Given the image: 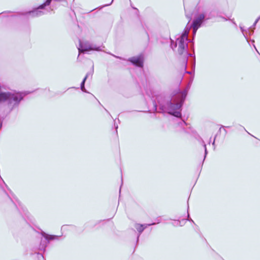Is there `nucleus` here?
I'll return each mask as SVG.
<instances>
[{
    "label": "nucleus",
    "mask_w": 260,
    "mask_h": 260,
    "mask_svg": "<svg viewBox=\"0 0 260 260\" xmlns=\"http://www.w3.org/2000/svg\"><path fill=\"white\" fill-rule=\"evenodd\" d=\"M190 84H188L187 87L182 91H178L174 94L170 103H165V101L160 97L157 98L159 105L158 112H167L176 117H181V107L187 94Z\"/></svg>",
    "instance_id": "obj_1"
},
{
    "label": "nucleus",
    "mask_w": 260,
    "mask_h": 260,
    "mask_svg": "<svg viewBox=\"0 0 260 260\" xmlns=\"http://www.w3.org/2000/svg\"><path fill=\"white\" fill-rule=\"evenodd\" d=\"M198 11L201 12V13H199L198 14L196 15L192 25H189L188 24L186 25L189 27L190 26V28L191 27H192L193 35H196V33L198 29L201 26V24L203 23V20H204L205 17V13L202 12V10L199 8Z\"/></svg>",
    "instance_id": "obj_5"
},
{
    "label": "nucleus",
    "mask_w": 260,
    "mask_h": 260,
    "mask_svg": "<svg viewBox=\"0 0 260 260\" xmlns=\"http://www.w3.org/2000/svg\"><path fill=\"white\" fill-rule=\"evenodd\" d=\"M153 105H154V110L156 111L157 110V105H156V103L155 101L154 102Z\"/></svg>",
    "instance_id": "obj_16"
},
{
    "label": "nucleus",
    "mask_w": 260,
    "mask_h": 260,
    "mask_svg": "<svg viewBox=\"0 0 260 260\" xmlns=\"http://www.w3.org/2000/svg\"><path fill=\"white\" fill-rule=\"evenodd\" d=\"M187 220H189V221H192V222H193V221L191 219H190V218H189V214H188H188H187Z\"/></svg>",
    "instance_id": "obj_17"
},
{
    "label": "nucleus",
    "mask_w": 260,
    "mask_h": 260,
    "mask_svg": "<svg viewBox=\"0 0 260 260\" xmlns=\"http://www.w3.org/2000/svg\"><path fill=\"white\" fill-rule=\"evenodd\" d=\"M181 126L184 127V125H187V123L185 121H183L181 123ZM183 129H184V131L186 133H190V132H192V131L191 129L190 130L186 129H185L184 127H183Z\"/></svg>",
    "instance_id": "obj_13"
},
{
    "label": "nucleus",
    "mask_w": 260,
    "mask_h": 260,
    "mask_svg": "<svg viewBox=\"0 0 260 260\" xmlns=\"http://www.w3.org/2000/svg\"><path fill=\"white\" fill-rule=\"evenodd\" d=\"M251 42L253 43H254V40H251Z\"/></svg>",
    "instance_id": "obj_25"
},
{
    "label": "nucleus",
    "mask_w": 260,
    "mask_h": 260,
    "mask_svg": "<svg viewBox=\"0 0 260 260\" xmlns=\"http://www.w3.org/2000/svg\"><path fill=\"white\" fill-rule=\"evenodd\" d=\"M173 42H172L171 44V47L173 49Z\"/></svg>",
    "instance_id": "obj_19"
},
{
    "label": "nucleus",
    "mask_w": 260,
    "mask_h": 260,
    "mask_svg": "<svg viewBox=\"0 0 260 260\" xmlns=\"http://www.w3.org/2000/svg\"><path fill=\"white\" fill-rule=\"evenodd\" d=\"M185 223V221L184 220H182V221H179V220H175L173 222L172 224L174 226H182V224H184Z\"/></svg>",
    "instance_id": "obj_12"
},
{
    "label": "nucleus",
    "mask_w": 260,
    "mask_h": 260,
    "mask_svg": "<svg viewBox=\"0 0 260 260\" xmlns=\"http://www.w3.org/2000/svg\"><path fill=\"white\" fill-rule=\"evenodd\" d=\"M89 75V73H87L86 75V76L84 77V78L83 79L82 82H81V89L82 90V91H83V92H86V90L85 88V87H84V84H85V82L86 80V79L87 78L88 75Z\"/></svg>",
    "instance_id": "obj_11"
},
{
    "label": "nucleus",
    "mask_w": 260,
    "mask_h": 260,
    "mask_svg": "<svg viewBox=\"0 0 260 260\" xmlns=\"http://www.w3.org/2000/svg\"><path fill=\"white\" fill-rule=\"evenodd\" d=\"M232 22H233V24H234L236 26H237V24H236L234 21H232Z\"/></svg>",
    "instance_id": "obj_20"
},
{
    "label": "nucleus",
    "mask_w": 260,
    "mask_h": 260,
    "mask_svg": "<svg viewBox=\"0 0 260 260\" xmlns=\"http://www.w3.org/2000/svg\"><path fill=\"white\" fill-rule=\"evenodd\" d=\"M15 205H16V206H17V205H16V204H15ZM17 208H18V207H17Z\"/></svg>",
    "instance_id": "obj_27"
},
{
    "label": "nucleus",
    "mask_w": 260,
    "mask_h": 260,
    "mask_svg": "<svg viewBox=\"0 0 260 260\" xmlns=\"http://www.w3.org/2000/svg\"><path fill=\"white\" fill-rule=\"evenodd\" d=\"M214 144H215V140H214L213 142L212 143L213 145H214Z\"/></svg>",
    "instance_id": "obj_22"
},
{
    "label": "nucleus",
    "mask_w": 260,
    "mask_h": 260,
    "mask_svg": "<svg viewBox=\"0 0 260 260\" xmlns=\"http://www.w3.org/2000/svg\"><path fill=\"white\" fill-rule=\"evenodd\" d=\"M35 256L37 258L38 260H45L42 254L37 253Z\"/></svg>",
    "instance_id": "obj_14"
},
{
    "label": "nucleus",
    "mask_w": 260,
    "mask_h": 260,
    "mask_svg": "<svg viewBox=\"0 0 260 260\" xmlns=\"http://www.w3.org/2000/svg\"><path fill=\"white\" fill-rule=\"evenodd\" d=\"M134 65L139 67H142L143 65V57L142 55H139L137 57H133L128 59Z\"/></svg>",
    "instance_id": "obj_8"
},
{
    "label": "nucleus",
    "mask_w": 260,
    "mask_h": 260,
    "mask_svg": "<svg viewBox=\"0 0 260 260\" xmlns=\"http://www.w3.org/2000/svg\"><path fill=\"white\" fill-rule=\"evenodd\" d=\"M188 18H189V21H190V19H191V18H190V17H188Z\"/></svg>",
    "instance_id": "obj_26"
},
{
    "label": "nucleus",
    "mask_w": 260,
    "mask_h": 260,
    "mask_svg": "<svg viewBox=\"0 0 260 260\" xmlns=\"http://www.w3.org/2000/svg\"><path fill=\"white\" fill-rule=\"evenodd\" d=\"M42 235L44 238L48 241V242H49L51 240H58L59 238V236H56V235H50L46 234L45 233L43 232L42 233Z\"/></svg>",
    "instance_id": "obj_10"
},
{
    "label": "nucleus",
    "mask_w": 260,
    "mask_h": 260,
    "mask_svg": "<svg viewBox=\"0 0 260 260\" xmlns=\"http://www.w3.org/2000/svg\"><path fill=\"white\" fill-rule=\"evenodd\" d=\"M190 26H186L184 29L182 35L177 39L176 43L174 44V47H176L177 45L178 52L179 54L182 55L184 58V61L185 67L187 64V57L190 55L187 52L188 49V34L189 33Z\"/></svg>",
    "instance_id": "obj_2"
},
{
    "label": "nucleus",
    "mask_w": 260,
    "mask_h": 260,
    "mask_svg": "<svg viewBox=\"0 0 260 260\" xmlns=\"http://www.w3.org/2000/svg\"><path fill=\"white\" fill-rule=\"evenodd\" d=\"M101 46H98L95 44L88 41H79V46L78 48L79 54L81 52H88L90 51H101Z\"/></svg>",
    "instance_id": "obj_4"
},
{
    "label": "nucleus",
    "mask_w": 260,
    "mask_h": 260,
    "mask_svg": "<svg viewBox=\"0 0 260 260\" xmlns=\"http://www.w3.org/2000/svg\"><path fill=\"white\" fill-rule=\"evenodd\" d=\"M259 19H260V16L255 20L252 26H251L250 28H248L247 29H245L244 28V27L243 26H242L241 25L240 26V28L241 29V31L247 42H248V36H251L253 34V32H254L253 29H254V26H255L256 23L258 22V21L259 20Z\"/></svg>",
    "instance_id": "obj_7"
},
{
    "label": "nucleus",
    "mask_w": 260,
    "mask_h": 260,
    "mask_svg": "<svg viewBox=\"0 0 260 260\" xmlns=\"http://www.w3.org/2000/svg\"><path fill=\"white\" fill-rule=\"evenodd\" d=\"M26 93L13 92H0V104L7 103L17 106L26 94Z\"/></svg>",
    "instance_id": "obj_3"
},
{
    "label": "nucleus",
    "mask_w": 260,
    "mask_h": 260,
    "mask_svg": "<svg viewBox=\"0 0 260 260\" xmlns=\"http://www.w3.org/2000/svg\"><path fill=\"white\" fill-rule=\"evenodd\" d=\"M202 143H203V146H204V148L205 149V156H204V159L206 157V156L207 154V148H206V144H205L204 142L203 141H202Z\"/></svg>",
    "instance_id": "obj_15"
},
{
    "label": "nucleus",
    "mask_w": 260,
    "mask_h": 260,
    "mask_svg": "<svg viewBox=\"0 0 260 260\" xmlns=\"http://www.w3.org/2000/svg\"><path fill=\"white\" fill-rule=\"evenodd\" d=\"M154 224H155L154 223L148 224H138V223L135 224V227L139 233V234L138 236L137 239H138L139 237L140 236V235L141 234V233L144 231V230L145 229H146L148 226H149L151 225H153Z\"/></svg>",
    "instance_id": "obj_9"
},
{
    "label": "nucleus",
    "mask_w": 260,
    "mask_h": 260,
    "mask_svg": "<svg viewBox=\"0 0 260 260\" xmlns=\"http://www.w3.org/2000/svg\"><path fill=\"white\" fill-rule=\"evenodd\" d=\"M116 129L118 128V125L115 126Z\"/></svg>",
    "instance_id": "obj_24"
},
{
    "label": "nucleus",
    "mask_w": 260,
    "mask_h": 260,
    "mask_svg": "<svg viewBox=\"0 0 260 260\" xmlns=\"http://www.w3.org/2000/svg\"><path fill=\"white\" fill-rule=\"evenodd\" d=\"M253 47H254V48H255V49H256V47H255V45L253 44Z\"/></svg>",
    "instance_id": "obj_23"
},
{
    "label": "nucleus",
    "mask_w": 260,
    "mask_h": 260,
    "mask_svg": "<svg viewBox=\"0 0 260 260\" xmlns=\"http://www.w3.org/2000/svg\"><path fill=\"white\" fill-rule=\"evenodd\" d=\"M51 1L52 0H46L42 5L34 10L29 12V13L33 17H38L44 14L45 13L42 10H44L45 7L49 6Z\"/></svg>",
    "instance_id": "obj_6"
},
{
    "label": "nucleus",
    "mask_w": 260,
    "mask_h": 260,
    "mask_svg": "<svg viewBox=\"0 0 260 260\" xmlns=\"http://www.w3.org/2000/svg\"><path fill=\"white\" fill-rule=\"evenodd\" d=\"M186 73H187V74H190L191 73L190 72H188V71H186Z\"/></svg>",
    "instance_id": "obj_21"
},
{
    "label": "nucleus",
    "mask_w": 260,
    "mask_h": 260,
    "mask_svg": "<svg viewBox=\"0 0 260 260\" xmlns=\"http://www.w3.org/2000/svg\"><path fill=\"white\" fill-rule=\"evenodd\" d=\"M113 1V0H112V1L111 3L110 4H108V5H105V6H109V5H110L111 4V3H112Z\"/></svg>",
    "instance_id": "obj_18"
}]
</instances>
